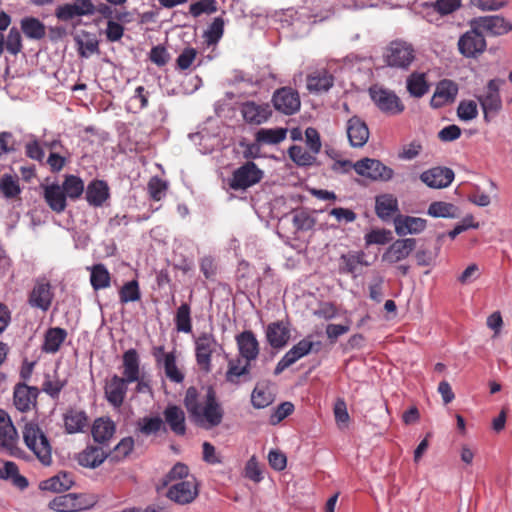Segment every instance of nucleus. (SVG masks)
Here are the masks:
<instances>
[{
    "instance_id": "37",
    "label": "nucleus",
    "mask_w": 512,
    "mask_h": 512,
    "mask_svg": "<svg viewBox=\"0 0 512 512\" xmlns=\"http://www.w3.org/2000/svg\"><path fill=\"white\" fill-rule=\"evenodd\" d=\"M375 211L382 220L389 219L398 211L397 198L392 194H382L376 197Z\"/></svg>"
},
{
    "instance_id": "12",
    "label": "nucleus",
    "mask_w": 512,
    "mask_h": 512,
    "mask_svg": "<svg viewBox=\"0 0 512 512\" xmlns=\"http://www.w3.org/2000/svg\"><path fill=\"white\" fill-rule=\"evenodd\" d=\"M94 505L84 494L68 493L53 498L48 507L56 512H79L87 510Z\"/></svg>"
},
{
    "instance_id": "25",
    "label": "nucleus",
    "mask_w": 512,
    "mask_h": 512,
    "mask_svg": "<svg viewBox=\"0 0 512 512\" xmlns=\"http://www.w3.org/2000/svg\"><path fill=\"white\" fill-rule=\"evenodd\" d=\"M43 197L48 206L56 213H61L66 209L67 195L61 185L52 183L43 187Z\"/></svg>"
},
{
    "instance_id": "8",
    "label": "nucleus",
    "mask_w": 512,
    "mask_h": 512,
    "mask_svg": "<svg viewBox=\"0 0 512 512\" xmlns=\"http://www.w3.org/2000/svg\"><path fill=\"white\" fill-rule=\"evenodd\" d=\"M369 94L376 107L388 115H397L404 111L405 106L394 91L380 87L372 86Z\"/></svg>"
},
{
    "instance_id": "46",
    "label": "nucleus",
    "mask_w": 512,
    "mask_h": 512,
    "mask_svg": "<svg viewBox=\"0 0 512 512\" xmlns=\"http://www.w3.org/2000/svg\"><path fill=\"white\" fill-rule=\"evenodd\" d=\"M159 366L164 369L165 375L169 380L175 383H181L184 380V374L177 367L176 356L174 352H169L166 356H164L163 363Z\"/></svg>"
},
{
    "instance_id": "64",
    "label": "nucleus",
    "mask_w": 512,
    "mask_h": 512,
    "mask_svg": "<svg viewBox=\"0 0 512 512\" xmlns=\"http://www.w3.org/2000/svg\"><path fill=\"white\" fill-rule=\"evenodd\" d=\"M244 475L246 478L254 481L255 483L260 482L263 479L262 471L255 456L251 457L245 466Z\"/></svg>"
},
{
    "instance_id": "7",
    "label": "nucleus",
    "mask_w": 512,
    "mask_h": 512,
    "mask_svg": "<svg viewBox=\"0 0 512 512\" xmlns=\"http://www.w3.org/2000/svg\"><path fill=\"white\" fill-rule=\"evenodd\" d=\"M468 25H474L482 34L498 37L512 31V23L499 14L474 17Z\"/></svg>"
},
{
    "instance_id": "32",
    "label": "nucleus",
    "mask_w": 512,
    "mask_h": 512,
    "mask_svg": "<svg viewBox=\"0 0 512 512\" xmlns=\"http://www.w3.org/2000/svg\"><path fill=\"white\" fill-rule=\"evenodd\" d=\"M107 456L101 447L88 446L78 454L77 461L82 467L94 469L99 467Z\"/></svg>"
},
{
    "instance_id": "50",
    "label": "nucleus",
    "mask_w": 512,
    "mask_h": 512,
    "mask_svg": "<svg viewBox=\"0 0 512 512\" xmlns=\"http://www.w3.org/2000/svg\"><path fill=\"white\" fill-rule=\"evenodd\" d=\"M186 478H195L189 473V468L184 463H176L170 471L163 478V486H168L170 483L184 481Z\"/></svg>"
},
{
    "instance_id": "62",
    "label": "nucleus",
    "mask_w": 512,
    "mask_h": 512,
    "mask_svg": "<svg viewBox=\"0 0 512 512\" xmlns=\"http://www.w3.org/2000/svg\"><path fill=\"white\" fill-rule=\"evenodd\" d=\"M461 7V0H436L433 8L440 15L445 16L454 13Z\"/></svg>"
},
{
    "instance_id": "21",
    "label": "nucleus",
    "mask_w": 512,
    "mask_h": 512,
    "mask_svg": "<svg viewBox=\"0 0 512 512\" xmlns=\"http://www.w3.org/2000/svg\"><path fill=\"white\" fill-rule=\"evenodd\" d=\"M395 232L399 236L407 234H420L427 227V220L420 217L397 215L394 218Z\"/></svg>"
},
{
    "instance_id": "48",
    "label": "nucleus",
    "mask_w": 512,
    "mask_h": 512,
    "mask_svg": "<svg viewBox=\"0 0 512 512\" xmlns=\"http://www.w3.org/2000/svg\"><path fill=\"white\" fill-rule=\"evenodd\" d=\"M90 282L95 290L110 286V273L103 264H96L91 270Z\"/></svg>"
},
{
    "instance_id": "58",
    "label": "nucleus",
    "mask_w": 512,
    "mask_h": 512,
    "mask_svg": "<svg viewBox=\"0 0 512 512\" xmlns=\"http://www.w3.org/2000/svg\"><path fill=\"white\" fill-rule=\"evenodd\" d=\"M65 385L66 381L64 380L59 378L52 379L50 376H46L42 384V391L49 395L51 398L55 399L59 397V394Z\"/></svg>"
},
{
    "instance_id": "47",
    "label": "nucleus",
    "mask_w": 512,
    "mask_h": 512,
    "mask_svg": "<svg viewBox=\"0 0 512 512\" xmlns=\"http://www.w3.org/2000/svg\"><path fill=\"white\" fill-rule=\"evenodd\" d=\"M175 325L178 332L190 333L192 331L191 308L187 303H182L175 315Z\"/></svg>"
},
{
    "instance_id": "57",
    "label": "nucleus",
    "mask_w": 512,
    "mask_h": 512,
    "mask_svg": "<svg viewBox=\"0 0 512 512\" xmlns=\"http://www.w3.org/2000/svg\"><path fill=\"white\" fill-rule=\"evenodd\" d=\"M119 296L122 303L138 301L140 299L138 282L133 280L125 283L119 292Z\"/></svg>"
},
{
    "instance_id": "34",
    "label": "nucleus",
    "mask_w": 512,
    "mask_h": 512,
    "mask_svg": "<svg viewBox=\"0 0 512 512\" xmlns=\"http://www.w3.org/2000/svg\"><path fill=\"white\" fill-rule=\"evenodd\" d=\"M266 337L273 348H282L290 338V331L283 322H274L268 325Z\"/></svg>"
},
{
    "instance_id": "40",
    "label": "nucleus",
    "mask_w": 512,
    "mask_h": 512,
    "mask_svg": "<svg viewBox=\"0 0 512 512\" xmlns=\"http://www.w3.org/2000/svg\"><path fill=\"white\" fill-rule=\"evenodd\" d=\"M67 337L65 329L53 327L46 331L42 349L46 353H56Z\"/></svg>"
},
{
    "instance_id": "39",
    "label": "nucleus",
    "mask_w": 512,
    "mask_h": 512,
    "mask_svg": "<svg viewBox=\"0 0 512 512\" xmlns=\"http://www.w3.org/2000/svg\"><path fill=\"white\" fill-rule=\"evenodd\" d=\"M115 433V424L109 418H98L92 426V436L98 443H105L110 440Z\"/></svg>"
},
{
    "instance_id": "20",
    "label": "nucleus",
    "mask_w": 512,
    "mask_h": 512,
    "mask_svg": "<svg viewBox=\"0 0 512 512\" xmlns=\"http://www.w3.org/2000/svg\"><path fill=\"white\" fill-rule=\"evenodd\" d=\"M38 393L39 391L36 387H30L26 384H17L14 388L13 395L16 409L21 412L30 411L36 406Z\"/></svg>"
},
{
    "instance_id": "13",
    "label": "nucleus",
    "mask_w": 512,
    "mask_h": 512,
    "mask_svg": "<svg viewBox=\"0 0 512 512\" xmlns=\"http://www.w3.org/2000/svg\"><path fill=\"white\" fill-rule=\"evenodd\" d=\"M18 433L8 413L0 409V451L16 456L19 453L17 448Z\"/></svg>"
},
{
    "instance_id": "44",
    "label": "nucleus",
    "mask_w": 512,
    "mask_h": 512,
    "mask_svg": "<svg viewBox=\"0 0 512 512\" xmlns=\"http://www.w3.org/2000/svg\"><path fill=\"white\" fill-rule=\"evenodd\" d=\"M427 213L435 218H456L459 215L458 208L454 204L443 201L432 202Z\"/></svg>"
},
{
    "instance_id": "36",
    "label": "nucleus",
    "mask_w": 512,
    "mask_h": 512,
    "mask_svg": "<svg viewBox=\"0 0 512 512\" xmlns=\"http://www.w3.org/2000/svg\"><path fill=\"white\" fill-rule=\"evenodd\" d=\"M73 484L74 480L72 475L67 472H61L45 481H42L40 483V488L45 491L59 493L70 489Z\"/></svg>"
},
{
    "instance_id": "26",
    "label": "nucleus",
    "mask_w": 512,
    "mask_h": 512,
    "mask_svg": "<svg viewBox=\"0 0 512 512\" xmlns=\"http://www.w3.org/2000/svg\"><path fill=\"white\" fill-rule=\"evenodd\" d=\"M76 3L59 6L56 10V16L62 21H68L76 16L92 15L95 11L93 3H87L83 0H75Z\"/></svg>"
},
{
    "instance_id": "33",
    "label": "nucleus",
    "mask_w": 512,
    "mask_h": 512,
    "mask_svg": "<svg viewBox=\"0 0 512 512\" xmlns=\"http://www.w3.org/2000/svg\"><path fill=\"white\" fill-rule=\"evenodd\" d=\"M74 41L81 57L88 58L99 51V42L95 34L80 31L74 36Z\"/></svg>"
},
{
    "instance_id": "18",
    "label": "nucleus",
    "mask_w": 512,
    "mask_h": 512,
    "mask_svg": "<svg viewBox=\"0 0 512 512\" xmlns=\"http://www.w3.org/2000/svg\"><path fill=\"white\" fill-rule=\"evenodd\" d=\"M458 94V85L452 80H441L435 89L430 104L433 108H440L452 103Z\"/></svg>"
},
{
    "instance_id": "11",
    "label": "nucleus",
    "mask_w": 512,
    "mask_h": 512,
    "mask_svg": "<svg viewBox=\"0 0 512 512\" xmlns=\"http://www.w3.org/2000/svg\"><path fill=\"white\" fill-rule=\"evenodd\" d=\"M263 174L254 162L248 161L233 172L229 186L233 190H245L259 183Z\"/></svg>"
},
{
    "instance_id": "17",
    "label": "nucleus",
    "mask_w": 512,
    "mask_h": 512,
    "mask_svg": "<svg viewBox=\"0 0 512 512\" xmlns=\"http://www.w3.org/2000/svg\"><path fill=\"white\" fill-rule=\"evenodd\" d=\"M416 247L414 238H404L394 241L382 255V261L389 264L398 263L406 259Z\"/></svg>"
},
{
    "instance_id": "59",
    "label": "nucleus",
    "mask_w": 512,
    "mask_h": 512,
    "mask_svg": "<svg viewBox=\"0 0 512 512\" xmlns=\"http://www.w3.org/2000/svg\"><path fill=\"white\" fill-rule=\"evenodd\" d=\"M6 50L12 55H17L22 50V38L17 28H11L5 41Z\"/></svg>"
},
{
    "instance_id": "61",
    "label": "nucleus",
    "mask_w": 512,
    "mask_h": 512,
    "mask_svg": "<svg viewBox=\"0 0 512 512\" xmlns=\"http://www.w3.org/2000/svg\"><path fill=\"white\" fill-rule=\"evenodd\" d=\"M292 221L295 228L302 231L310 230L315 225V219L305 211L295 212Z\"/></svg>"
},
{
    "instance_id": "30",
    "label": "nucleus",
    "mask_w": 512,
    "mask_h": 512,
    "mask_svg": "<svg viewBox=\"0 0 512 512\" xmlns=\"http://www.w3.org/2000/svg\"><path fill=\"white\" fill-rule=\"evenodd\" d=\"M109 187L105 181L93 180L86 188V200L94 207H100L109 198Z\"/></svg>"
},
{
    "instance_id": "43",
    "label": "nucleus",
    "mask_w": 512,
    "mask_h": 512,
    "mask_svg": "<svg viewBox=\"0 0 512 512\" xmlns=\"http://www.w3.org/2000/svg\"><path fill=\"white\" fill-rule=\"evenodd\" d=\"M407 90L411 96L420 98L429 90L424 73L414 72L406 80Z\"/></svg>"
},
{
    "instance_id": "52",
    "label": "nucleus",
    "mask_w": 512,
    "mask_h": 512,
    "mask_svg": "<svg viewBox=\"0 0 512 512\" xmlns=\"http://www.w3.org/2000/svg\"><path fill=\"white\" fill-rule=\"evenodd\" d=\"M162 426L163 420L158 416L143 417L137 422V430L146 436L156 434L161 430Z\"/></svg>"
},
{
    "instance_id": "15",
    "label": "nucleus",
    "mask_w": 512,
    "mask_h": 512,
    "mask_svg": "<svg viewBox=\"0 0 512 512\" xmlns=\"http://www.w3.org/2000/svg\"><path fill=\"white\" fill-rule=\"evenodd\" d=\"M274 108L285 115L299 111L301 102L297 91L289 87L277 89L272 97Z\"/></svg>"
},
{
    "instance_id": "29",
    "label": "nucleus",
    "mask_w": 512,
    "mask_h": 512,
    "mask_svg": "<svg viewBox=\"0 0 512 512\" xmlns=\"http://www.w3.org/2000/svg\"><path fill=\"white\" fill-rule=\"evenodd\" d=\"M251 363L244 361L243 358L238 357L231 359L228 362V369L226 371V381L232 384H239L242 380L247 381L250 379Z\"/></svg>"
},
{
    "instance_id": "16",
    "label": "nucleus",
    "mask_w": 512,
    "mask_h": 512,
    "mask_svg": "<svg viewBox=\"0 0 512 512\" xmlns=\"http://www.w3.org/2000/svg\"><path fill=\"white\" fill-rule=\"evenodd\" d=\"M454 172L448 167L437 166L420 174V180L429 188L442 189L448 187L454 180Z\"/></svg>"
},
{
    "instance_id": "6",
    "label": "nucleus",
    "mask_w": 512,
    "mask_h": 512,
    "mask_svg": "<svg viewBox=\"0 0 512 512\" xmlns=\"http://www.w3.org/2000/svg\"><path fill=\"white\" fill-rule=\"evenodd\" d=\"M457 48L463 57L476 59L487 49L485 35L482 34L474 25H469V30L459 37Z\"/></svg>"
},
{
    "instance_id": "19",
    "label": "nucleus",
    "mask_w": 512,
    "mask_h": 512,
    "mask_svg": "<svg viewBox=\"0 0 512 512\" xmlns=\"http://www.w3.org/2000/svg\"><path fill=\"white\" fill-rule=\"evenodd\" d=\"M347 136L352 147H363L369 139V129L366 123L358 116H353L347 121Z\"/></svg>"
},
{
    "instance_id": "63",
    "label": "nucleus",
    "mask_w": 512,
    "mask_h": 512,
    "mask_svg": "<svg viewBox=\"0 0 512 512\" xmlns=\"http://www.w3.org/2000/svg\"><path fill=\"white\" fill-rule=\"evenodd\" d=\"M217 10L215 0H200L190 5V13L194 17H198L203 13H213Z\"/></svg>"
},
{
    "instance_id": "51",
    "label": "nucleus",
    "mask_w": 512,
    "mask_h": 512,
    "mask_svg": "<svg viewBox=\"0 0 512 512\" xmlns=\"http://www.w3.org/2000/svg\"><path fill=\"white\" fill-rule=\"evenodd\" d=\"M224 33V20L221 17H216L209 25L208 29L204 32L205 43L210 46L218 43Z\"/></svg>"
},
{
    "instance_id": "41",
    "label": "nucleus",
    "mask_w": 512,
    "mask_h": 512,
    "mask_svg": "<svg viewBox=\"0 0 512 512\" xmlns=\"http://www.w3.org/2000/svg\"><path fill=\"white\" fill-rule=\"evenodd\" d=\"M361 265H369V263L365 261V254L363 252H350L340 257L339 271L340 273L352 274L355 273Z\"/></svg>"
},
{
    "instance_id": "35",
    "label": "nucleus",
    "mask_w": 512,
    "mask_h": 512,
    "mask_svg": "<svg viewBox=\"0 0 512 512\" xmlns=\"http://www.w3.org/2000/svg\"><path fill=\"white\" fill-rule=\"evenodd\" d=\"M87 425L88 418L84 411L70 409L64 414V426L69 434L82 432Z\"/></svg>"
},
{
    "instance_id": "56",
    "label": "nucleus",
    "mask_w": 512,
    "mask_h": 512,
    "mask_svg": "<svg viewBox=\"0 0 512 512\" xmlns=\"http://www.w3.org/2000/svg\"><path fill=\"white\" fill-rule=\"evenodd\" d=\"M457 116L462 121H471L478 116V106L473 100H463L457 108Z\"/></svg>"
},
{
    "instance_id": "54",
    "label": "nucleus",
    "mask_w": 512,
    "mask_h": 512,
    "mask_svg": "<svg viewBox=\"0 0 512 512\" xmlns=\"http://www.w3.org/2000/svg\"><path fill=\"white\" fill-rule=\"evenodd\" d=\"M469 5L481 12H497L508 5V0H468Z\"/></svg>"
},
{
    "instance_id": "42",
    "label": "nucleus",
    "mask_w": 512,
    "mask_h": 512,
    "mask_svg": "<svg viewBox=\"0 0 512 512\" xmlns=\"http://www.w3.org/2000/svg\"><path fill=\"white\" fill-rule=\"evenodd\" d=\"M287 129L285 128H261L257 131L255 139L258 143L274 145L282 142L286 138Z\"/></svg>"
},
{
    "instance_id": "22",
    "label": "nucleus",
    "mask_w": 512,
    "mask_h": 512,
    "mask_svg": "<svg viewBox=\"0 0 512 512\" xmlns=\"http://www.w3.org/2000/svg\"><path fill=\"white\" fill-rule=\"evenodd\" d=\"M239 355L251 363L259 355V343L252 331H244L236 336Z\"/></svg>"
},
{
    "instance_id": "60",
    "label": "nucleus",
    "mask_w": 512,
    "mask_h": 512,
    "mask_svg": "<svg viewBox=\"0 0 512 512\" xmlns=\"http://www.w3.org/2000/svg\"><path fill=\"white\" fill-rule=\"evenodd\" d=\"M166 190V182L158 177H152L148 182V191L150 197L155 201L161 200L165 196Z\"/></svg>"
},
{
    "instance_id": "10",
    "label": "nucleus",
    "mask_w": 512,
    "mask_h": 512,
    "mask_svg": "<svg viewBox=\"0 0 512 512\" xmlns=\"http://www.w3.org/2000/svg\"><path fill=\"white\" fill-rule=\"evenodd\" d=\"M167 487L166 497L179 505L192 503L199 494L196 478H186L184 481L170 483Z\"/></svg>"
},
{
    "instance_id": "53",
    "label": "nucleus",
    "mask_w": 512,
    "mask_h": 512,
    "mask_svg": "<svg viewBox=\"0 0 512 512\" xmlns=\"http://www.w3.org/2000/svg\"><path fill=\"white\" fill-rule=\"evenodd\" d=\"M289 156L290 158L298 165L300 166H310L312 165L315 160L316 154H313V152L306 151L303 147L294 145L289 148Z\"/></svg>"
},
{
    "instance_id": "27",
    "label": "nucleus",
    "mask_w": 512,
    "mask_h": 512,
    "mask_svg": "<svg viewBox=\"0 0 512 512\" xmlns=\"http://www.w3.org/2000/svg\"><path fill=\"white\" fill-rule=\"evenodd\" d=\"M122 379L134 383L140 378V358L135 349H129L122 356Z\"/></svg>"
},
{
    "instance_id": "24",
    "label": "nucleus",
    "mask_w": 512,
    "mask_h": 512,
    "mask_svg": "<svg viewBox=\"0 0 512 512\" xmlns=\"http://www.w3.org/2000/svg\"><path fill=\"white\" fill-rule=\"evenodd\" d=\"M241 113L246 122L259 125L270 118L272 111L269 104H257L249 101L242 105Z\"/></svg>"
},
{
    "instance_id": "1",
    "label": "nucleus",
    "mask_w": 512,
    "mask_h": 512,
    "mask_svg": "<svg viewBox=\"0 0 512 512\" xmlns=\"http://www.w3.org/2000/svg\"><path fill=\"white\" fill-rule=\"evenodd\" d=\"M184 405L190 420L198 427L209 430L221 424L224 410L212 388L204 393L189 387L184 397Z\"/></svg>"
},
{
    "instance_id": "49",
    "label": "nucleus",
    "mask_w": 512,
    "mask_h": 512,
    "mask_svg": "<svg viewBox=\"0 0 512 512\" xmlns=\"http://www.w3.org/2000/svg\"><path fill=\"white\" fill-rule=\"evenodd\" d=\"M61 186L70 199L79 198L85 189L82 179L75 175H67Z\"/></svg>"
},
{
    "instance_id": "38",
    "label": "nucleus",
    "mask_w": 512,
    "mask_h": 512,
    "mask_svg": "<svg viewBox=\"0 0 512 512\" xmlns=\"http://www.w3.org/2000/svg\"><path fill=\"white\" fill-rule=\"evenodd\" d=\"M274 401V393L269 383H258L251 394V403L254 408L262 409Z\"/></svg>"
},
{
    "instance_id": "23",
    "label": "nucleus",
    "mask_w": 512,
    "mask_h": 512,
    "mask_svg": "<svg viewBox=\"0 0 512 512\" xmlns=\"http://www.w3.org/2000/svg\"><path fill=\"white\" fill-rule=\"evenodd\" d=\"M129 383L120 376L114 375L105 385V397L107 401L115 408H119L125 399L127 385Z\"/></svg>"
},
{
    "instance_id": "45",
    "label": "nucleus",
    "mask_w": 512,
    "mask_h": 512,
    "mask_svg": "<svg viewBox=\"0 0 512 512\" xmlns=\"http://www.w3.org/2000/svg\"><path fill=\"white\" fill-rule=\"evenodd\" d=\"M21 29L26 37L39 40L46 34L45 26L38 19L27 17L21 21Z\"/></svg>"
},
{
    "instance_id": "3",
    "label": "nucleus",
    "mask_w": 512,
    "mask_h": 512,
    "mask_svg": "<svg viewBox=\"0 0 512 512\" xmlns=\"http://www.w3.org/2000/svg\"><path fill=\"white\" fill-rule=\"evenodd\" d=\"M500 78H494L488 81L481 93L476 95L481 109L483 111V119L489 123L502 110L503 103L500 95V88L503 84Z\"/></svg>"
},
{
    "instance_id": "2",
    "label": "nucleus",
    "mask_w": 512,
    "mask_h": 512,
    "mask_svg": "<svg viewBox=\"0 0 512 512\" xmlns=\"http://www.w3.org/2000/svg\"><path fill=\"white\" fill-rule=\"evenodd\" d=\"M22 434L25 445L36 458L45 466L51 465L52 447L43 430L35 423H27Z\"/></svg>"
},
{
    "instance_id": "9",
    "label": "nucleus",
    "mask_w": 512,
    "mask_h": 512,
    "mask_svg": "<svg viewBox=\"0 0 512 512\" xmlns=\"http://www.w3.org/2000/svg\"><path fill=\"white\" fill-rule=\"evenodd\" d=\"M355 172L372 181H389L394 176L392 168L377 159L364 158L354 163Z\"/></svg>"
},
{
    "instance_id": "28",
    "label": "nucleus",
    "mask_w": 512,
    "mask_h": 512,
    "mask_svg": "<svg viewBox=\"0 0 512 512\" xmlns=\"http://www.w3.org/2000/svg\"><path fill=\"white\" fill-rule=\"evenodd\" d=\"M165 423L176 435L183 436L186 433V418L183 409L177 405H168L163 411Z\"/></svg>"
},
{
    "instance_id": "5",
    "label": "nucleus",
    "mask_w": 512,
    "mask_h": 512,
    "mask_svg": "<svg viewBox=\"0 0 512 512\" xmlns=\"http://www.w3.org/2000/svg\"><path fill=\"white\" fill-rule=\"evenodd\" d=\"M195 358L201 370L208 373L212 369L211 357L218 350H223L212 332H202L194 340Z\"/></svg>"
},
{
    "instance_id": "31",
    "label": "nucleus",
    "mask_w": 512,
    "mask_h": 512,
    "mask_svg": "<svg viewBox=\"0 0 512 512\" xmlns=\"http://www.w3.org/2000/svg\"><path fill=\"white\" fill-rule=\"evenodd\" d=\"M334 84V77L327 70H317L307 77V89L312 93L327 92Z\"/></svg>"
},
{
    "instance_id": "55",
    "label": "nucleus",
    "mask_w": 512,
    "mask_h": 512,
    "mask_svg": "<svg viewBox=\"0 0 512 512\" xmlns=\"http://www.w3.org/2000/svg\"><path fill=\"white\" fill-rule=\"evenodd\" d=\"M0 191L6 198L16 197L21 191L17 178L9 174H4L0 179Z\"/></svg>"
},
{
    "instance_id": "14",
    "label": "nucleus",
    "mask_w": 512,
    "mask_h": 512,
    "mask_svg": "<svg viewBox=\"0 0 512 512\" xmlns=\"http://www.w3.org/2000/svg\"><path fill=\"white\" fill-rule=\"evenodd\" d=\"M53 298L54 292L50 282L46 278H38L28 295V304L46 312L51 307Z\"/></svg>"
},
{
    "instance_id": "4",
    "label": "nucleus",
    "mask_w": 512,
    "mask_h": 512,
    "mask_svg": "<svg viewBox=\"0 0 512 512\" xmlns=\"http://www.w3.org/2000/svg\"><path fill=\"white\" fill-rule=\"evenodd\" d=\"M383 58L387 66L407 70L416 58V51L411 43L394 40L386 47Z\"/></svg>"
}]
</instances>
